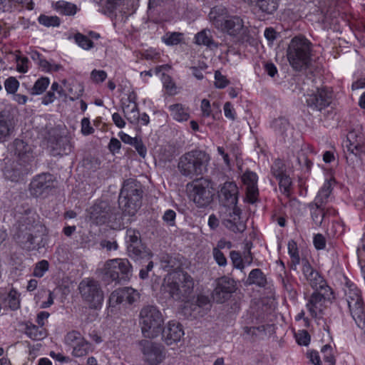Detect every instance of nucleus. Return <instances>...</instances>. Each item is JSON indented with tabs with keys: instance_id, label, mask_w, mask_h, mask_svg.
Segmentation results:
<instances>
[{
	"instance_id": "obj_1",
	"label": "nucleus",
	"mask_w": 365,
	"mask_h": 365,
	"mask_svg": "<svg viewBox=\"0 0 365 365\" xmlns=\"http://www.w3.org/2000/svg\"><path fill=\"white\" fill-rule=\"evenodd\" d=\"M15 153L18 159L7 165L4 170L5 178L11 182H18L32 172V162L34 156L31 147L22 140L14 141Z\"/></svg>"
},
{
	"instance_id": "obj_2",
	"label": "nucleus",
	"mask_w": 365,
	"mask_h": 365,
	"mask_svg": "<svg viewBox=\"0 0 365 365\" xmlns=\"http://www.w3.org/2000/svg\"><path fill=\"white\" fill-rule=\"evenodd\" d=\"M31 211L26 212L19 220L18 231L15 235L17 243L24 250L31 251L41 247L38 239L45 230L38 221H36L34 214L30 215Z\"/></svg>"
},
{
	"instance_id": "obj_3",
	"label": "nucleus",
	"mask_w": 365,
	"mask_h": 365,
	"mask_svg": "<svg viewBox=\"0 0 365 365\" xmlns=\"http://www.w3.org/2000/svg\"><path fill=\"white\" fill-rule=\"evenodd\" d=\"M210 160V157L205 151L194 149L179 158L178 170L183 177L197 178L207 172Z\"/></svg>"
},
{
	"instance_id": "obj_4",
	"label": "nucleus",
	"mask_w": 365,
	"mask_h": 365,
	"mask_svg": "<svg viewBox=\"0 0 365 365\" xmlns=\"http://www.w3.org/2000/svg\"><path fill=\"white\" fill-rule=\"evenodd\" d=\"M312 52V43L303 36H297L292 38L288 45L287 60L294 70L301 71L310 66Z\"/></svg>"
},
{
	"instance_id": "obj_5",
	"label": "nucleus",
	"mask_w": 365,
	"mask_h": 365,
	"mask_svg": "<svg viewBox=\"0 0 365 365\" xmlns=\"http://www.w3.org/2000/svg\"><path fill=\"white\" fill-rule=\"evenodd\" d=\"M143 190L140 182L129 178L124 181L118 197L119 207L125 215L133 216L141 205Z\"/></svg>"
},
{
	"instance_id": "obj_6",
	"label": "nucleus",
	"mask_w": 365,
	"mask_h": 365,
	"mask_svg": "<svg viewBox=\"0 0 365 365\" xmlns=\"http://www.w3.org/2000/svg\"><path fill=\"white\" fill-rule=\"evenodd\" d=\"M344 157L349 164L359 163L365 155V134L361 125L351 129L344 145Z\"/></svg>"
},
{
	"instance_id": "obj_7",
	"label": "nucleus",
	"mask_w": 365,
	"mask_h": 365,
	"mask_svg": "<svg viewBox=\"0 0 365 365\" xmlns=\"http://www.w3.org/2000/svg\"><path fill=\"white\" fill-rule=\"evenodd\" d=\"M140 324L145 337L155 338L161 332L163 324L162 314L155 306H144L140 312Z\"/></svg>"
},
{
	"instance_id": "obj_8",
	"label": "nucleus",
	"mask_w": 365,
	"mask_h": 365,
	"mask_svg": "<svg viewBox=\"0 0 365 365\" xmlns=\"http://www.w3.org/2000/svg\"><path fill=\"white\" fill-rule=\"evenodd\" d=\"M78 290L83 301L91 309H100L104 300V293L100 283L93 278L83 279Z\"/></svg>"
},
{
	"instance_id": "obj_9",
	"label": "nucleus",
	"mask_w": 365,
	"mask_h": 365,
	"mask_svg": "<svg viewBox=\"0 0 365 365\" xmlns=\"http://www.w3.org/2000/svg\"><path fill=\"white\" fill-rule=\"evenodd\" d=\"M88 212L90 221L96 225L110 224V226L113 227L117 225L116 220L120 217V213L105 201L94 204Z\"/></svg>"
},
{
	"instance_id": "obj_10",
	"label": "nucleus",
	"mask_w": 365,
	"mask_h": 365,
	"mask_svg": "<svg viewBox=\"0 0 365 365\" xmlns=\"http://www.w3.org/2000/svg\"><path fill=\"white\" fill-rule=\"evenodd\" d=\"M194 282L187 273L178 274V281L168 282L165 290L175 300H185L192 292Z\"/></svg>"
},
{
	"instance_id": "obj_11",
	"label": "nucleus",
	"mask_w": 365,
	"mask_h": 365,
	"mask_svg": "<svg viewBox=\"0 0 365 365\" xmlns=\"http://www.w3.org/2000/svg\"><path fill=\"white\" fill-rule=\"evenodd\" d=\"M132 266L127 259H109L103 267L104 275L111 281H127L132 276Z\"/></svg>"
},
{
	"instance_id": "obj_12",
	"label": "nucleus",
	"mask_w": 365,
	"mask_h": 365,
	"mask_svg": "<svg viewBox=\"0 0 365 365\" xmlns=\"http://www.w3.org/2000/svg\"><path fill=\"white\" fill-rule=\"evenodd\" d=\"M125 242L128 254L135 261L151 259L152 255L142 243L139 232L132 229L127 230Z\"/></svg>"
},
{
	"instance_id": "obj_13",
	"label": "nucleus",
	"mask_w": 365,
	"mask_h": 365,
	"mask_svg": "<svg viewBox=\"0 0 365 365\" xmlns=\"http://www.w3.org/2000/svg\"><path fill=\"white\" fill-rule=\"evenodd\" d=\"M56 179L48 173H43L34 177L29 185L30 195L34 197H46L55 187Z\"/></svg>"
},
{
	"instance_id": "obj_14",
	"label": "nucleus",
	"mask_w": 365,
	"mask_h": 365,
	"mask_svg": "<svg viewBox=\"0 0 365 365\" xmlns=\"http://www.w3.org/2000/svg\"><path fill=\"white\" fill-rule=\"evenodd\" d=\"M143 360L148 365H159L166 358V350L160 344L149 340L139 341Z\"/></svg>"
},
{
	"instance_id": "obj_15",
	"label": "nucleus",
	"mask_w": 365,
	"mask_h": 365,
	"mask_svg": "<svg viewBox=\"0 0 365 365\" xmlns=\"http://www.w3.org/2000/svg\"><path fill=\"white\" fill-rule=\"evenodd\" d=\"M346 301L354 321L361 322L364 313V303L361 291L355 286H350L345 292Z\"/></svg>"
},
{
	"instance_id": "obj_16",
	"label": "nucleus",
	"mask_w": 365,
	"mask_h": 365,
	"mask_svg": "<svg viewBox=\"0 0 365 365\" xmlns=\"http://www.w3.org/2000/svg\"><path fill=\"white\" fill-rule=\"evenodd\" d=\"M48 143L52 149L53 155H68L73 150L70 137L63 135L57 128L48 131Z\"/></svg>"
},
{
	"instance_id": "obj_17",
	"label": "nucleus",
	"mask_w": 365,
	"mask_h": 365,
	"mask_svg": "<svg viewBox=\"0 0 365 365\" xmlns=\"http://www.w3.org/2000/svg\"><path fill=\"white\" fill-rule=\"evenodd\" d=\"M209 184L207 180L201 178L193 181L190 185L192 188L191 196L193 202L199 207H207L212 201L213 194Z\"/></svg>"
},
{
	"instance_id": "obj_18",
	"label": "nucleus",
	"mask_w": 365,
	"mask_h": 365,
	"mask_svg": "<svg viewBox=\"0 0 365 365\" xmlns=\"http://www.w3.org/2000/svg\"><path fill=\"white\" fill-rule=\"evenodd\" d=\"M332 295L331 288L316 290L311 294L306 307L312 317L317 318L322 312L325 301L330 300Z\"/></svg>"
},
{
	"instance_id": "obj_19",
	"label": "nucleus",
	"mask_w": 365,
	"mask_h": 365,
	"mask_svg": "<svg viewBox=\"0 0 365 365\" xmlns=\"http://www.w3.org/2000/svg\"><path fill=\"white\" fill-rule=\"evenodd\" d=\"M236 290L235 281L227 276L220 277L216 281V287L212 292L213 300L222 304L228 300Z\"/></svg>"
},
{
	"instance_id": "obj_20",
	"label": "nucleus",
	"mask_w": 365,
	"mask_h": 365,
	"mask_svg": "<svg viewBox=\"0 0 365 365\" xmlns=\"http://www.w3.org/2000/svg\"><path fill=\"white\" fill-rule=\"evenodd\" d=\"M333 99L332 91L327 87L317 88L316 92L308 95L306 102L313 110H319L328 107Z\"/></svg>"
},
{
	"instance_id": "obj_21",
	"label": "nucleus",
	"mask_w": 365,
	"mask_h": 365,
	"mask_svg": "<svg viewBox=\"0 0 365 365\" xmlns=\"http://www.w3.org/2000/svg\"><path fill=\"white\" fill-rule=\"evenodd\" d=\"M302 264L303 275L314 291L323 290L324 288H331L322 274L313 268L307 258L302 259Z\"/></svg>"
},
{
	"instance_id": "obj_22",
	"label": "nucleus",
	"mask_w": 365,
	"mask_h": 365,
	"mask_svg": "<svg viewBox=\"0 0 365 365\" xmlns=\"http://www.w3.org/2000/svg\"><path fill=\"white\" fill-rule=\"evenodd\" d=\"M241 210L237 207H226L222 225L235 233H242L246 229V225L241 219Z\"/></svg>"
},
{
	"instance_id": "obj_23",
	"label": "nucleus",
	"mask_w": 365,
	"mask_h": 365,
	"mask_svg": "<svg viewBox=\"0 0 365 365\" xmlns=\"http://www.w3.org/2000/svg\"><path fill=\"white\" fill-rule=\"evenodd\" d=\"M238 187L234 182H225L219 191V199L223 206L232 207L237 206L238 200Z\"/></svg>"
},
{
	"instance_id": "obj_24",
	"label": "nucleus",
	"mask_w": 365,
	"mask_h": 365,
	"mask_svg": "<svg viewBox=\"0 0 365 365\" xmlns=\"http://www.w3.org/2000/svg\"><path fill=\"white\" fill-rule=\"evenodd\" d=\"M163 341L168 346L179 341L184 335L182 325L178 322H170L163 329L161 327Z\"/></svg>"
},
{
	"instance_id": "obj_25",
	"label": "nucleus",
	"mask_w": 365,
	"mask_h": 365,
	"mask_svg": "<svg viewBox=\"0 0 365 365\" xmlns=\"http://www.w3.org/2000/svg\"><path fill=\"white\" fill-rule=\"evenodd\" d=\"M242 180L247 187V197L248 202L254 203L258 196L257 175L255 173L250 170L245 171L242 176Z\"/></svg>"
},
{
	"instance_id": "obj_26",
	"label": "nucleus",
	"mask_w": 365,
	"mask_h": 365,
	"mask_svg": "<svg viewBox=\"0 0 365 365\" xmlns=\"http://www.w3.org/2000/svg\"><path fill=\"white\" fill-rule=\"evenodd\" d=\"M230 15L226 8L222 6H215L209 13V19L215 28L220 30L225 25Z\"/></svg>"
},
{
	"instance_id": "obj_27",
	"label": "nucleus",
	"mask_w": 365,
	"mask_h": 365,
	"mask_svg": "<svg viewBox=\"0 0 365 365\" xmlns=\"http://www.w3.org/2000/svg\"><path fill=\"white\" fill-rule=\"evenodd\" d=\"M334 182V181L332 180H326L312 203H314L315 205H318L319 207L323 206L326 207V205L331 199V193L332 192V184Z\"/></svg>"
},
{
	"instance_id": "obj_28",
	"label": "nucleus",
	"mask_w": 365,
	"mask_h": 365,
	"mask_svg": "<svg viewBox=\"0 0 365 365\" xmlns=\"http://www.w3.org/2000/svg\"><path fill=\"white\" fill-rule=\"evenodd\" d=\"M250 6H257L262 13L273 14L278 9L279 0H243Z\"/></svg>"
},
{
	"instance_id": "obj_29",
	"label": "nucleus",
	"mask_w": 365,
	"mask_h": 365,
	"mask_svg": "<svg viewBox=\"0 0 365 365\" xmlns=\"http://www.w3.org/2000/svg\"><path fill=\"white\" fill-rule=\"evenodd\" d=\"M14 130V123L11 115L5 111L0 112V141L9 137Z\"/></svg>"
},
{
	"instance_id": "obj_30",
	"label": "nucleus",
	"mask_w": 365,
	"mask_h": 365,
	"mask_svg": "<svg viewBox=\"0 0 365 365\" xmlns=\"http://www.w3.org/2000/svg\"><path fill=\"white\" fill-rule=\"evenodd\" d=\"M244 23L242 19L237 16H230L227 19L225 28L220 30L227 32L231 36H236L243 29Z\"/></svg>"
},
{
	"instance_id": "obj_31",
	"label": "nucleus",
	"mask_w": 365,
	"mask_h": 365,
	"mask_svg": "<svg viewBox=\"0 0 365 365\" xmlns=\"http://www.w3.org/2000/svg\"><path fill=\"white\" fill-rule=\"evenodd\" d=\"M168 110L173 118L177 121H186L190 118L189 108L181 103H175L169 106Z\"/></svg>"
},
{
	"instance_id": "obj_32",
	"label": "nucleus",
	"mask_w": 365,
	"mask_h": 365,
	"mask_svg": "<svg viewBox=\"0 0 365 365\" xmlns=\"http://www.w3.org/2000/svg\"><path fill=\"white\" fill-rule=\"evenodd\" d=\"M267 278L260 269H252L245 282L246 285L255 284L259 287H264L267 284Z\"/></svg>"
},
{
	"instance_id": "obj_33",
	"label": "nucleus",
	"mask_w": 365,
	"mask_h": 365,
	"mask_svg": "<svg viewBox=\"0 0 365 365\" xmlns=\"http://www.w3.org/2000/svg\"><path fill=\"white\" fill-rule=\"evenodd\" d=\"M25 334L34 341L41 340L46 336V331L43 327H38L30 322L26 324Z\"/></svg>"
},
{
	"instance_id": "obj_34",
	"label": "nucleus",
	"mask_w": 365,
	"mask_h": 365,
	"mask_svg": "<svg viewBox=\"0 0 365 365\" xmlns=\"http://www.w3.org/2000/svg\"><path fill=\"white\" fill-rule=\"evenodd\" d=\"M308 207L311 212L314 222L315 225L320 226L327 215L326 207L323 206L319 207L318 205H315L314 203L312 202L308 205Z\"/></svg>"
},
{
	"instance_id": "obj_35",
	"label": "nucleus",
	"mask_w": 365,
	"mask_h": 365,
	"mask_svg": "<svg viewBox=\"0 0 365 365\" xmlns=\"http://www.w3.org/2000/svg\"><path fill=\"white\" fill-rule=\"evenodd\" d=\"M195 43L197 45H203L207 47H211L212 45L217 47V45L212 40L210 31L205 29L195 34Z\"/></svg>"
},
{
	"instance_id": "obj_36",
	"label": "nucleus",
	"mask_w": 365,
	"mask_h": 365,
	"mask_svg": "<svg viewBox=\"0 0 365 365\" xmlns=\"http://www.w3.org/2000/svg\"><path fill=\"white\" fill-rule=\"evenodd\" d=\"M56 10L63 15H74L77 11V6L70 2L58 1L55 4Z\"/></svg>"
},
{
	"instance_id": "obj_37",
	"label": "nucleus",
	"mask_w": 365,
	"mask_h": 365,
	"mask_svg": "<svg viewBox=\"0 0 365 365\" xmlns=\"http://www.w3.org/2000/svg\"><path fill=\"white\" fill-rule=\"evenodd\" d=\"M123 112L126 119L133 124H136L140 120V114L136 103H133L132 105H128L124 109Z\"/></svg>"
},
{
	"instance_id": "obj_38",
	"label": "nucleus",
	"mask_w": 365,
	"mask_h": 365,
	"mask_svg": "<svg viewBox=\"0 0 365 365\" xmlns=\"http://www.w3.org/2000/svg\"><path fill=\"white\" fill-rule=\"evenodd\" d=\"M272 126L277 134L284 137L287 135V132L291 128L288 120L284 118L273 120Z\"/></svg>"
},
{
	"instance_id": "obj_39",
	"label": "nucleus",
	"mask_w": 365,
	"mask_h": 365,
	"mask_svg": "<svg viewBox=\"0 0 365 365\" xmlns=\"http://www.w3.org/2000/svg\"><path fill=\"white\" fill-rule=\"evenodd\" d=\"M183 36L180 32H167L162 37V41L168 46H175L182 41Z\"/></svg>"
},
{
	"instance_id": "obj_40",
	"label": "nucleus",
	"mask_w": 365,
	"mask_h": 365,
	"mask_svg": "<svg viewBox=\"0 0 365 365\" xmlns=\"http://www.w3.org/2000/svg\"><path fill=\"white\" fill-rule=\"evenodd\" d=\"M91 351V344L84 339L73 349L72 354L76 357H81L87 355Z\"/></svg>"
},
{
	"instance_id": "obj_41",
	"label": "nucleus",
	"mask_w": 365,
	"mask_h": 365,
	"mask_svg": "<svg viewBox=\"0 0 365 365\" xmlns=\"http://www.w3.org/2000/svg\"><path fill=\"white\" fill-rule=\"evenodd\" d=\"M84 339L82 337L80 332L77 331H71L68 332L64 339L65 343L73 349L78 343L83 341Z\"/></svg>"
},
{
	"instance_id": "obj_42",
	"label": "nucleus",
	"mask_w": 365,
	"mask_h": 365,
	"mask_svg": "<svg viewBox=\"0 0 365 365\" xmlns=\"http://www.w3.org/2000/svg\"><path fill=\"white\" fill-rule=\"evenodd\" d=\"M49 79L47 77H42L38 79L34 83L31 93L32 95H39L43 93L49 85Z\"/></svg>"
},
{
	"instance_id": "obj_43",
	"label": "nucleus",
	"mask_w": 365,
	"mask_h": 365,
	"mask_svg": "<svg viewBox=\"0 0 365 365\" xmlns=\"http://www.w3.org/2000/svg\"><path fill=\"white\" fill-rule=\"evenodd\" d=\"M120 289L121 294L123 295V302H125L131 304L139 298L138 292L131 287H124Z\"/></svg>"
},
{
	"instance_id": "obj_44",
	"label": "nucleus",
	"mask_w": 365,
	"mask_h": 365,
	"mask_svg": "<svg viewBox=\"0 0 365 365\" xmlns=\"http://www.w3.org/2000/svg\"><path fill=\"white\" fill-rule=\"evenodd\" d=\"M76 43L83 49L89 50L94 46L93 42L90 40L86 36L77 33L74 36Z\"/></svg>"
},
{
	"instance_id": "obj_45",
	"label": "nucleus",
	"mask_w": 365,
	"mask_h": 365,
	"mask_svg": "<svg viewBox=\"0 0 365 365\" xmlns=\"http://www.w3.org/2000/svg\"><path fill=\"white\" fill-rule=\"evenodd\" d=\"M297 163L304 172L309 173L311 170L312 162L308 158L306 153L303 152L298 153Z\"/></svg>"
},
{
	"instance_id": "obj_46",
	"label": "nucleus",
	"mask_w": 365,
	"mask_h": 365,
	"mask_svg": "<svg viewBox=\"0 0 365 365\" xmlns=\"http://www.w3.org/2000/svg\"><path fill=\"white\" fill-rule=\"evenodd\" d=\"M284 171L285 168L284 163L279 159L275 160L271 167L272 175L277 179L285 175Z\"/></svg>"
},
{
	"instance_id": "obj_47",
	"label": "nucleus",
	"mask_w": 365,
	"mask_h": 365,
	"mask_svg": "<svg viewBox=\"0 0 365 365\" xmlns=\"http://www.w3.org/2000/svg\"><path fill=\"white\" fill-rule=\"evenodd\" d=\"M321 351L323 354V359L325 362L328 363L329 365H334L336 363V359L332 353V347L326 344L322 346Z\"/></svg>"
},
{
	"instance_id": "obj_48",
	"label": "nucleus",
	"mask_w": 365,
	"mask_h": 365,
	"mask_svg": "<svg viewBox=\"0 0 365 365\" xmlns=\"http://www.w3.org/2000/svg\"><path fill=\"white\" fill-rule=\"evenodd\" d=\"M49 264L48 261L43 259L36 264L34 269L33 275L36 277H42L45 272L48 271Z\"/></svg>"
},
{
	"instance_id": "obj_49",
	"label": "nucleus",
	"mask_w": 365,
	"mask_h": 365,
	"mask_svg": "<svg viewBox=\"0 0 365 365\" xmlns=\"http://www.w3.org/2000/svg\"><path fill=\"white\" fill-rule=\"evenodd\" d=\"M38 22L45 26H58L60 24V19L57 16H48L41 15L38 17Z\"/></svg>"
},
{
	"instance_id": "obj_50",
	"label": "nucleus",
	"mask_w": 365,
	"mask_h": 365,
	"mask_svg": "<svg viewBox=\"0 0 365 365\" xmlns=\"http://www.w3.org/2000/svg\"><path fill=\"white\" fill-rule=\"evenodd\" d=\"M123 302V295L121 294V289H118L113 291L108 299L109 307H114Z\"/></svg>"
},
{
	"instance_id": "obj_51",
	"label": "nucleus",
	"mask_w": 365,
	"mask_h": 365,
	"mask_svg": "<svg viewBox=\"0 0 365 365\" xmlns=\"http://www.w3.org/2000/svg\"><path fill=\"white\" fill-rule=\"evenodd\" d=\"M19 82L15 77H9L4 82V87L8 93L14 94L18 90Z\"/></svg>"
},
{
	"instance_id": "obj_52",
	"label": "nucleus",
	"mask_w": 365,
	"mask_h": 365,
	"mask_svg": "<svg viewBox=\"0 0 365 365\" xmlns=\"http://www.w3.org/2000/svg\"><path fill=\"white\" fill-rule=\"evenodd\" d=\"M230 256L234 267L240 270L245 268L242 257L239 252L235 250L231 251Z\"/></svg>"
},
{
	"instance_id": "obj_53",
	"label": "nucleus",
	"mask_w": 365,
	"mask_h": 365,
	"mask_svg": "<svg viewBox=\"0 0 365 365\" xmlns=\"http://www.w3.org/2000/svg\"><path fill=\"white\" fill-rule=\"evenodd\" d=\"M277 180H279V189L283 192V193L289 194L292 185L291 178L287 175H284L277 178Z\"/></svg>"
},
{
	"instance_id": "obj_54",
	"label": "nucleus",
	"mask_w": 365,
	"mask_h": 365,
	"mask_svg": "<svg viewBox=\"0 0 365 365\" xmlns=\"http://www.w3.org/2000/svg\"><path fill=\"white\" fill-rule=\"evenodd\" d=\"M68 92L71 95L69 99L73 101L76 99L80 98L83 95V87L81 84L77 83L73 85V86L68 89Z\"/></svg>"
},
{
	"instance_id": "obj_55",
	"label": "nucleus",
	"mask_w": 365,
	"mask_h": 365,
	"mask_svg": "<svg viewBox=\"0 0 365 365\" xmlns=\"http://www.w3.org/2000/svg\"><path fill=\"white\" fill-rule=\"evenodd\" d=\"M83 165L88 170L95 171L100 166V162L98 159L93 157H87L83 160Z\"/></svg>"
},
{
	"instance_id": "obj_56",
	"label": "nucleus",
	"mask_w": 365,
	"mask_h": 365,
	"mask_svg": "<svg viewBox=\"0 0 365 365\" xmlns=\"http://www.w3.org/2000/svg\"><path fill=\"white\" fill-rule=\"evenodd\" d=\"M295 336L297 343L301 346H307L310 342V335L306 330L299 331Z\"/></svg>"
},
{
	"instance_id": "obj_57",
	"label": "nucleus",
	"mask_w": 365,
	"mask_h": 365,
	"mask_svg": "<svg viewBox=\"0 0 365 365\" xmlns=\"http://www.w3.org/2000/svg\"><path fill=\"white\" fill-rule=\"evenodd\" d=\"M16 61L17 63V71L19 72L25 73L28 71L29 58L27 57L16 56Z\"/></svg>"
},
{
	"instance_id": "obj_58",
	"label": "nucleus",
	"mask_w": 365,
	"mask_h": 365,
	"mask_svg": "<svg viewBox=\"0 0 365 365\" xmlns=\"http://www.w3.org/2000/svg\"><path fill=\"white\" fill-rule=\"evenodd\" d=\"M215 86L217 88H224L229 83V81L219 71H215Z\"/></svg>"
},
{
	"instance_id": "obj_59",
	"label": "nucleus",
	"mask_w": 365,
	"mask_h": 365,
	"mask_svg": "<svg viewBox=\"0 0 365 365\" xmlns=\"http://www.w3.org/2000/svg\"><path fill=\"white\" fill-rule=\"evenodd\" d=\"M212 255L219 266L225 267L227 264V259L224 253L219 250V248H213Z\"/></svg>"
},
{
	"instance_id": "obj_60",
	"label": "nucleus",
	"mask_w": 365,
	"mask_h": 365,
	"mask_svg": "<svg viewBox=\"0 0 365 365\" xmlns=\"http://www.w3.org/2000/svg\"><path fill=\"white\" fill-rule=\"evenodd\" d=\"M163 86L166 89L167 93L172 96L176 93V86L173 82L172 78L169 76H164Z\"/></svg>"
},
{
	"instance_id": "obj_61",
	"label": "nucleus",
	"mask_w": 365,
	"mask_h": 365,
	"mask_svg": "<svg viewBox=\"0 0 365 365\" xmlns=\"http://www.w3.org/2000/svg\"><path fill=\"white\" fill-rule=\"evenodd\" d=\"M131 145H133L135 148V150L138 151V154L141 157L145 158L147 153V149L145 146L143 145V143L141 139L136 138L131 144Z\"/></svg>"
},
{
	"instance_id": "obj_62",
	"label": "nucleus",
	"mask_w": 365,
	"mask_h": 365,
	"mask_svg": "<svg viewBox=\"0 0 365 365\" xmlns=\"http://www.w3.org/2000/svg\"><path fill=\"white\" fill-rule=\"evenodd\" d=\"M91 76L93 81L96 83H102L107 78L106 72L103 70L98 71L95 69L91 72Z\"/></svg>"
},
{
	"instance_id": "obj_63",
	"label": "nucleus",
	"mask_w": 365,
	"mask_h": 365,
	"mask_svg": "<svg viewBox=\"0 0 365 365\" xmlns=\"http://www.w3.org/2000/svg\"><path fill=\"white\" fill-rule=\"evenodd\" d=\"M313 243L317 250H323L326 247V239L322 234H317L314 236Z\"/></svg>"
},
{
	"instance_id": "obj_64",
	"label": "nucleus",
	"mask_w": 365,
	"mask_h": 365,
	"mask_svg": "<svg viewBox=\"0 0 365 365\" xmlns=\"http://www.w3.org/2000/svg\"><path fill=\"white\" fill-rule=\"evenodd\" d=\"M176 213L173 210H168L165 212L163 220L167 222L169 225L173 226L175 225V220Z\"/></svg>"
}]
</instances>
